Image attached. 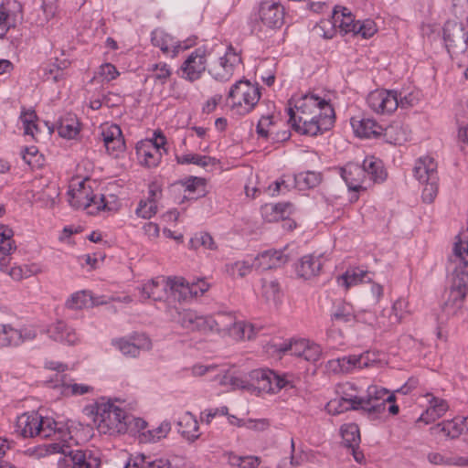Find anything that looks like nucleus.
I'll use <instances>...</instances> for the list:
<instances>
[{"label":"nucleus","instance_id":"nucleus-1","mask_svg":"<svg viewBox=\"0 0 468 468\" xmlns=\"http://www.w3.org/2000/svg\"><path fill=\"white\" fill-rule=\"evenodd\" d=\"M288 103L289 122L302 134L315 136L330 130L335 122L334 108L318 96L306 94Z\"/></svg>","mask_w":468,"mask_h":468},{"label":"nucleus","instance_id":"nucleus-2","mask_svg":"<svg viewBox=\"0 0 468 468\" xmlns=\"http://www.w3.org/2000/svg\"><path fill=\"white\" fill-rule=\"evenodd\" d=\"M468 292V264L459 261L454 268L452 283L449 288L448 298L437 314L439 324H446L451 318L459 316L463 313L464 299Z\"/></svg>","mask_w":468,"mask_h":468},{"label":"nucleus","instance_id":"nucleus-3","mask_svg":"<svg viewBox=\"0 0 468 468\" xmlns=\"http://www.w3.org/2000/svg\"><path fill=\"white\" fill-rule=\"evenodd\" d=\"M468 292V264L459 261L454 268L452 283L449 288L448 298L437 314L439 324H446L451 318L459 316L463 313L464 299Z\"/></svg>","mask_w":468,"mask_h":468},{"label":"nucleus","instance_id":"nucleus-4","mask_svg":"<svg viewBox=\"0 0 468 468\" xmlns=\"http://www.w3.org/2000/svg\"><path fill=\"white\" fill-rule=\"evenodd\" d=\"M290 385L285 376H280L269 368H258L249 373L248 379L232 376L229 378L231 389H246L249 391L277 393Z\"/></svg>","mask_w":468,"mask_h":468},{"label":"nucleus","instance_id":"nucleus-5","mask_svg":"<svg viewBox=\"0 0 468 468\" xmlns=\"http://www.w3.org/2000/svg\"><path fill=\"white\" fill-rule=\"evenodd\" d=\"M98 430L102 433H124L127 431L128 416L122 408L107 401L97 403L96 417Z\"/></svg>","mask_w":468,"mask_h":468},{"label":"nucleus","instance_id":"nucleus-6","mask_svg":"<svg viewBox=\"0 0 468 468\" xmlns=\"http://www.w3.org/2000/svg\"><path fill=\"white\" fill-rule=\"evenodd\" d=\"M261 88L247 80H239L233 84L228 94V103L239 114L250 112L261 99Z\"/></svg>","mask_w":468,"mask_h":468},{"label":"nucleus","instance_id":"nucleus-7","mask_svg":"<svg viewBox=\"0 0 468 468\" xmlns=\"http://www.w3.org/2000/svg\"><path fill=\"white\" fill-rule=\"evenodd\" d=\"M413 172L418 181L425 185L421 195L423 202L432 203L439 190L437 163L431 156L420 157L417 160Z\"/></svg>","mask_w":468,"mask_h":468},{"label":"nucleus","instance_id":"nucleus-8","mask_svg":"<svg viewBox=\"0 0 468 468\" xmlns=\"http://www.w3.org/2000/svg\"><path fill=\"white\" fill-rule=\"evenodd\" d=\"M351 124L355 133L358 137L377 138L384 134L387 141L393 144H401L404 141H406V138L403 134L399 135L398 133V131L400 130V127L399 126L391 125L386 129H383L381 125L370 118H362L360 120L352 118Z\"/></svg>","mask_w":468,"mask_h":468},{"label":"nucleus","instance_id":"nucleus-9","mask_svg":"<svg viewBox=\"0 0 468 468\" xmlns=\"http://www.w3.org/2000/svg\"><path fill=\"white\" fill-rule=\"evenodd\" d=\"M14 231L6 225H0V270L6 272L13 280L21 281L25 279V272L22 266H13L8 268L9 258L16 250V245L13 239Z\"/></svg>","mask_w":468,"mask_h":468},{"label":"nucleus","instance_id":"nucleus-10","mask_svg":"<svg viewBox=\"0 0 468 468\" xmlns=\"http://www.w3.org/2000/svg\"><path fill=\"white\" fill-rule=\"evenodd\" d=\"M53 448L63 454L58 462V468H92L97 465V458L90 451L73 450L69 446L57 443Z\"/></svg>","mask_w":468,"mask_h":468},{"label":"nucleus","instance_id":"nucleus-11","mask_svg":"<svg viewBox=\"0 0 468 468\" xmlns=\"http://www.w3.org/2000/svg\"><path fill=\"white\" fill-rule=\"evenodd\" d=\"M443 39L448 52L452 55L463 54L468 48V33L463 23L448 20L443 27Z\"/></svg>","mask_w":468,"mask_h":468},{"label":"nucleus","instance_id":"nucleus-12","mask_svg":"<svg viewBox=\"0 0 468 468\" xmlns=\"http://www.w3.org/2000/svg\"><path fill=\"white\" fill-rule=\"evenodd\" d=\"M395 395L387 388L373 385L367 388L364 396H358L361 410L368 412H381L388 402H394Z\"/></svg>","mask_w":468,"mask_h":468},{"label":"nucleus","instance_id":"nucleus-13","mask_svg":"<svg viewBox=\"0 0 468 468\" xmlns=\"http://www.w3.org/2000/svg\"><path fill=\"white\" fill-rule=\"evenodd\" d=\"M167 314L172 322L184 329L207 333V316L198 314L192 309L169 307Z\"/></svg>","mask_w":468,"mask_h":468},{"label":"nucleus","instance_id":"nucleus-14","mask_svg":"<svg viewBox=\"0 0 468 468\" xmlns=\"http://www.w3.org/2000/svg\"><path fill=\"white\" fill-rule=\"evenodd\" d=\"M241 62V57L229 46L223 57L213 62L208 73L218 81H228L233 75L234 69Z\"/></svg>","mask_w":468,"mask_h":468},{"label":"nucleus","instance_id":"nucleus-15","mask_svg":"<svg viewBox=\"0 0 468 468\" xmlns=\"http://www.w3.org/2000/svg\"><path fill=\"white\" fill-rule=\"evenodd\" d=\"M367 102L373 112L389 114L399 107V94L395 90H376L368 94Z\"/></svg>","mask_w":468,"mask_h":468},{"label":"nucleus","instance_id":"nucleus-16","mask_svg":"<svg viewBox=\"0 0 468 468\" xmlns=\"http://www.w3.org/2000/svg\"><path fill=\"white\" fill-rule=\"evenodd\" d=\"M37 337V332L30 327L15 328L13 325L0 324V346L16 347L32 341Z\"/></svg>","mask_w":468,"mask_h":468},{"label":"nucleus","instance_id":"nucleus-17","mask_svg":"<svg viewBox=\"0 0 468 468\" xmlns=\"http://www.w3.org/2000/svg\"><path fill=\"white\" fill-rule=\"evenodd\" d=\"M207 51L203 48L195 49L184 61L181 69L184 78L189 81H195L201 78L207 67Z\"/></svg>","mask_w":468,"mask_h":468},{"label":"nucleus","instance_id":"nucleus-18","mask_svg":"<svg viewBox=\"0 0 468 468\" xmlns=\"http://www.w3.org/2000/svg\"><path fill=\"white\" fill-rule=\"evenodd\" d=\"M259 15L261 22L270 28H279L283 25L284 8L278 1H262Z\"/></svg>","mask_w":468,"mask_h":468},{"label":"nucleus","instance_id":"nucleus-19","mask_svg":"<svg viewBox=\"0 0 468 468\" xmlns=\"http://www.w3.org/2000/svg\"><path fill=\"white\" fill-rule=\"evenodd\" d=\"M173 277L165 278L157 277L152 279L142 287V297L144 299H153L154 301H161L166 295L169 290L171 293L176 297V292L173 288Z\"/></svg>","mask_w":468,"mask_h":468},{"label":"nucleus","instance_id":"nucleus-20","mask_svg":"<svg viewBox=\"0 0 468 468\" xmlns=\"http://www.w3.org/2000/svg\"><path fill=\"white\" fill-rule=\"evenodd\" d=\"M346 390L343 391V396L331 399L325 406V410L329 414L338 415L347 410H361L358 396L356 394L348 393L347 390H353L352 384H346Z\"/></svg>","mask_w":468,"mask_h":468},{"label":"nucleus","instance_id":"nucleus-21","mask_svg":"<svg viewBox=\"0 0 468 468\" xmlns=\"http://www.w3.org/2000/svg\"><path fill=\"white\" fill-rule=\"evenodd\" d=\"M68 196L69 205L75 209H89L96 199L93 190L84 180L79 183L78 187L70 188Z\"/></svg>","mask_w":468,"mask_h":468},{"label":"nucleus","instance_id":"nucleus-22","mask_svg":"<svg viewBox=\"0 0 468 468\" xmlns=\"http://www.w3.org/2000/svg\"><path fill=\"white\" fill-rule=\"evenodd\" d=\"M41 427V416L36 411L23 413L16 419V431L23 438L38 436Z\"/></svg>","mask_w":468,"mask_h":468},{"label":"nucleus","instance_id":"nucleus-23","mask_svg":"<svg viewBox=\"0 0 468 468\" xmlns=\"http://www.w3.org/2000/svg\"><path fill=\"white\" fill-rule=\"evenodd\" d=\"M151 42L154 47L160 48L164 54L169 55L171 52L172 58L176 57L180 50H185L194 44V40L188 39L187 44L178 43L175 46L172 37L158 29L152 32Z\"/></svg>","mask_w":468,"mask_h":468},{"label":"nucleus","instance_id":"nucleus-24","mask_svg":"<svg viewBox=\"0 0 468 468\" xmlns=\"http://www.w3.org/2000/svg\"><path fill=\"white\" fill-rule=\"evenodd\" d=\"M341 176L346 182L349 190L358 192L361 189H366L365 186L367 178L365 176V170L361 165L349 163L341 168Z\"/></svg>","mask_w":468,"mask_h":468},{"label":"nucleus","instance_id":"nucleus-25","mask_svg":"<svg viewBox=\"0 0 468 468\" xmlns=\"http://www.w3.org/2000/svg\"><path fill=\"white\" fill-rule=\"evenodd\" d=\"M289 261L282 250H269L260 253L253 261V266L263 271L282 267Z\"/></svg>","mask_w":468,"mask_h":468},{"label":"nucleus","instance_id":"nucleus-26","mask_svg":"<svg viewBox=\"0 0 468 468\" xmlns=\"http://www.w3.org/2000/svg\"><path fill=\"white\" fill-rule=\"evenodd\" d=\"M112 345L124 356L131 357L138 356L141 349L149 350L152 346L151 341L144 335L134 337L133 341L125 338L116 339L112 341Z\"/></svg>","mask_w":468,"mask_h":468},{"label":"nucleus","instance_id":"nucleus-27","mask_svg":"<svg viewBox=\"0 0 468 468\" xmlns=\"http://www.w3.org/2000/svg\"><path fill=\"white\" fill-rule=\"evenodd\" d=\"M460 417L452 420H443L430 428V432L433 436H443L447 439H457L463 433V424Z\"/></svg>","mask_w":468,"mask_h":468},{"label":"nucleus","instance_id":"nucleus-28","mask_svg":"<svg viewBox=\"0 0 468 468\" xmlns=\"http://www.w3.org/2000/svg\"><path fill=\"white\" fill-rule=\"evenodd\" d=\"M207 333L218 332L230 335L237 320L230 313H218L214 316L207 315Z\"/></svg>","mask_w":468,"mask_h":468},{"label":"nucleus","instance_id":"nucleus-29","mask_svg":"<svg viewBox=\"0 0 468 468\" xmlns=\"http://www.w3.org/2000/svg\"><path fill=\"white\" fill-rule=\"evenodd\" d=\"M41 426L42 427L39 428L40 431L38 436L43 439L54 436L57 439L66 441L67 439L70 438V434L68 429L64 425L58 423L52 419H44L41 416Z\"/></svg>","mask_w":468,"mask_h":468},{"label":"nucleus","instance_id":"nucleus-30","mask_svg":"<svg viewBox=\"0 0 468 468\" xmlns=\"http://www.w3.org/2000/svg\"><path fill=\"white\" fill-rule=\"evenodd\" d=\"M48 334L55 341L74 345L78 341V335L74 329L69 327L65 322L57 321L48 328Z\"/></svg>","mask_w":468,"mask_h":468},{"label":"nucleus","instance_id":"nucleus-31","mask_svg":"<svg viewBox=\"0 0 468 468\" xmlns=\"http://www.w3.org/2000/svg\"><path fill=\"white\" fill-rule=\"evenodd\" d=\"M426 397H431L429 399L430 406L426 411L420 416L417 422L429 424L431 421L441 417L448 410V404L446 400L431 394H427Z\"/></svg>","mask_w":468,"mask_h":468},{"label":"nucleus","instance_id":"nucleus-32","mask_svg":"<svg viewBox=\"0 0 468 468\" xmlns=\"http://www.w3.org/2000/svg\"><path fill=\"white\" fill-rule=\"evenodd\" d=\"M322 268L320 257L314 255H304L296 265V272L298 276L303 279H310L319 274Z\"/></svg>","mask_w":468,"mask_h":468},{"label":"nucleus","instance_id":"nucleus-33","mask_svg":"<svg viewBox=\"0 0 468 468\" xmlns=\"http://www.w3.org/2000/svg\"><path fill=\"white\" fill-rule=\"evenodd\" d=\"M361 166L365 170L366 178L374 183L383 182L387 177L382 161L374 156L366 157Z\"/></svg>","mask_w":468,"mask_h":468},{"label":"nucleus","instance_id":"nucleus-34","mask_svg":"<svg viewBox=\"0 0 468 468\" xmlns=\"http://www.w3.org/2000/svg\"><path fill=\"white\" fill-rule=\"evenodd\" d=\"M356 22L352 13L346 7L336 6L332 16V23L335 27H339L344 33H353Z\"/></svg>","mask_w":468,"mask_h":468},{"label":"nucleus","instance_id":"nucleus-35","mask_svg":"<svg viewBox=\"0 0 468 468\" xmlns=\"http://www.w3.org/2000/svg\"><path fill=\"white\" fill-rule=\"evenodd\" d=\"M57 129L59 136L74 139L79 134L80 126L75 114L67 113L58 121Z\"/></svg>","mask_w":468,"mask_h":468},{"label":"nucleus","instance_id":"nucleus-36","mask_svg":"<svg viewBox=\"0 0 468 468\" xmlns=\"http://www.w3.org/2000/svg\"><path fill=\"white\" fill-rule=\"evenodd\" d=\"M177 425L179 427L178 431L186 440L194 441L199 437L198 422L192 413H185L178 420Z\"/></svg>","mask_w":468,"mask_h":468},{"label":"nucleus","instance_id":"nucleus-37","mask_svg":"<svg viewBox=\"0 0 468 468\" xmlns=\"http://www.w3.org/2000/svg\"><path fill=\"white\" fill-rule=\"evenodd\" d=\"M173 288L176 289V294H178L179 300H187L199 295L198 282H188L183 277H173Z\"/></svg>","mask_w":468,"mask_h":468},{"label":"nucleus","instance_id":"nucleus-38","mask_svg":"<svg viewBox=\"0 0 468 468\" xmlns=\"http://www.w3.org/2000/svg\"><path fill=\"white\" fill-rule=\"evenodd\" d=\"M138 154L142 158L141 162L147 167L156 166L161 160V153L156 147L153 146L151 142L141 146L138 149Z\"/></svg>","mask_w":468,"mask_h":468},{"label":"nucleus","instance_id":"nucleus-39","mask_svg":"<svg viewBox=\"0 0 468 468\" xmlns=\"http://www.w3.org/2000/svg\"><path fill=\"white\" fill-rule=\"evenodd\" d=\"M343 444L350 450L358 448L360 443V432L357 425L352 423L341 428Z\"/></svg>","mask_w":468,"mask_h":468},{"label":"nucleus","instance_id":"nucleus-40","mask_svg":"<svg viewBox=\"0 0 468 468\" xmlns=\"http://www.w3.org/2000/svg\"><path fill=\"white\" fill-rule=\"evenodd\" d=\"M453 244V255L455 260L468 264V228L459 233Z\"/></svg>","mask_w":468,"mask_h":468},{"label":"nucleus","instance_id":"nucleus-41","mask_svg":"<svg viewBox=\"0 0 468 468\" xmlns=\"http://www.w3.org/2000/svg\"><path fill=\"white\" fill-rule=\"evenodd\" d=\"M171 430V425L168 421H163L158 427L147 430L140 434V441L142 442H154L163 438H165Z\"/></svg>","mask_w":468,"mask_h":468},{"label":"nucleus","instance_id":"nucleus-42","mask_svg":"<svg viewBox=\"0 0 468 468\" xmlns=\"http://www.w3.org/2000/svg\"><path fill=\"white\" fill-rule=\"evenodd\" d=\"M295 183L300 189L313 188L321 182V175L313 171L299 173L294 177Z\"/></svg>","mask_w":468,"mask_h":468},{"label":"nucleus","instance_id":"nucleus-43","mask_svg":"<svg viewBox=\"0 0 468 468\" xmlns=\"http://www.w3.org/2000/svg\"><path fill=\"white\" fill-rule=\"evenodd\" d=\"M368 276V271L360 270L358 268L347 270L343 275H341L338 281L342 282L343 285L347 289L353 285H356L359 282L365 281Z\"/></svg>","mask_w":468,"mask_h":468},{"label":"nucleus","instance_id":"nucleus-44","mask_svg":"<svg viewBox=\"0 0 468 468\" xmlns=\"http://www.w3.org/2000/svg\"><path fill=\"white\" fill-rule=\"evenodd\" d=\"M189 245L191 249L197 250L203 248L205 250H215L217 249L216 242L212 236L207 232H198L190 239Z\"/></svg>","mask_w":468,"mask_h":468},{"label":"nucleus","instance_id":"nucleus-45","mask_svg":"<svg viewBox=\"0 0 468 468\" xmlns=\"http://www.w3.org/2000/svg\"><path fill=\"white\" fill-rule=\"evenodd\" d=\"M20 120L23 123L25 134L35 137L38 133V127L36 124L37 116L34 110H24L20 114Z\"/></svg>","mask_w":468,"mask_h":468},{"label":"nucleus","instance_id":"nucleus-46","mask_svg":"<svg viewBox=\"0 0 468 468\" xmlns=\"http://www.w3.org/2000/svg\"><path fill=\"white\" fill-rule=\"evenodd\" d=\"M334 371H339L342 373H348L354 368H357V358L356 355H350L337 358L335 361L330 362Z\"/></svg>","mask_w":468,"mask_h":468},{"label":"nucleus","instance_id":"nucleus-47","mask_svg":"<svg viewBox=\"0 0 468 468\" xmlns=\"http://www.w3.org/2000/svg\"><path fill=\"white\" fill-rule=\"evenodd\" d=\"M229 463L232 466H238L239 468H257L261 460L256 456H239L237 454H229Z\"/></svg>","mask_w":468,"mask_h":468},{"label":"nucleus","instance_id":"nucleus-48","mask_svg":"<svg viewBox=\"0 0 468 468\" xmlns=\"http://www.w3.org/2000/svg\"><path fill=\"white\" fill-rule=\"evenodd\" d=\"M61 381L63 388L62 393L66 396L84 395L93 390V388L89 385L66 382L65 376H61Z\"/></svg>","mask_w":468,"mask_h":468},{"label":"nucleus","instance_id":"nucleus-49","mask_svg":"<svg viewBox=\"0 0 468 468\" xmlns=\"http://www.w3.org/2000/svg\"><path fill=\"white\" fill-rule=\"evenodd\" d=\"M230 335L236 339L250 340L255 335L254 326L250 324H246L242 321H237L230 333Z\"/></svg>","mask_w":468,"mask_h":468},{"label":"nucleus","instance_id":"nucleus-50","mask_svg":"<svg viewBox=\"0 0 468 468\" xmlns=\"http://www.w3.org/2000/svg\"><path fill=\"white\" fill-rule=\"evenodd\" d=\"M408 313V302L403 298L398 299L392 305L391 314L389 316V324H399L404 315Z\"/></svg>","mask_w":468,"mask_h":468},{"label":"nucleus","instance_id":"nucleus-51","mask_svg":"<svg viewBox=\"0 0 468 468\" xmlns=\"http://www.w3.org/2000/svg\"><path fill=\"white\" fill-rule=\"evenodd\" d=\"M281 289L277 281L262 280V295L267 301L276 303L279 300Z\"/></svg>","mask_w":468,"mask_h":468},{"label":"nucleus","instance_id":"nucleus-52","mask_svg":"<svg viewBox=\"0 0 468 468\" xmlns=\"http://www.w3.org/2000/svg\"><path fill=\"white\" fill-rule=\"evenodd\" d=\"M135 212L138 217L151 218L157 212L155 199L147 198V200H141Z\"/></svg>","mask_w":468,"mask_h":468},{"label":"nucleus","instance_id":"nucleus-53","mask_svg":"<svg viewBox=\"0 0 468 468\" xmlns=\"http://www.w3.org/2000/svg\"><path fill=\"white\" fill-rule=\"evenodd\" d=\"M214 158L206 155H199L197 154H187L182 156H177V162L179 164H194L201 167H205L211 164Z\"/></svg>","mask_w":468,"mask_h":468},{"label":"nucleus","instance_id":"nucleus-54","mask_svg":"<svg viewBox=\"0 0 468 468\" xmlns=\"http://www.w3.org/2000/svg\"><path fill=\"white\" fill-rule=\"evenodd\" d=\"M354 35H360L364 38L371 37L376 32V24L373 20L367 19L364 21H356V22Z\"/></svg>","mask_w":468,"mask_h":468},{"label":"nucleus","instance_id":"nucleus-55","mask_svg":"<svg viewBox=\"0 0 468 468\" xmlns=\"http://www.w3.org/2000/svg\"><path fill=\"white\" fill-rule=\"evenodd\" d=\"M89 299L85 292H77L66 301V307L71 310L82 309L88 304Z\"/></svg>","mask_w":468,"mask_h":468},{"label":"nucleus","instance_id":"nucleus-56","mask_svg":"<svg viewBox=\"0 0 468 468\" xmlns=\"http://www.w3.org/2000/svg\"><path fill=\"white\" fill-rule=\"evenodd\" d=\"M65 78V73L62 68L58 66L56 63L48 65L43 69V80L45 81L58 82Z\"/></svg>","mask_w":468,"mask_h":468},{"label":"nucleus","instance_id":"nucleus-57","mask_svg":"<svg viewBox=\"0 0 468 468\" xmlns=\"http://www.w3.org/2000/svg\"><path fill=\"white\" fill-rule=\"evenodd\" d=\"M151 70H153V74L149 78L153 79L155 82L159 81L161 84L165 83L171 76V69L165 63L154 64Z\"/></svg>","mask_w":468,"mask_h":468},{"label":"nucleus","instance_id":"nucleus-58","mask_svg":"<svg viewBox=\"0 0 468 468\" xmlns=\"http://www.w3.org/2000/svg\"><path fill=\"white\" fill-rule=\"evenodd\" d=\"M307 344L308 340L305 339L294 340L289 345H283V346L280 348V351L283 353L290 352L292 356L303 357Z\"/></svg>","mask_w":468,"mask_h":468},{"label":"nucleus","instance_id":"nucleus-59","mask_svg":"<svg viewBox=\"0 0 468 468\" xmlns=\"http://www.w3.org/2000/svg\"><path fill=\"white\" fill-rule=\"evenodd\" d=\"M59 196L58 187L56 186H49L48 191H44L39 199L42 201L46 207H53L57 203V198Z\"/></svg>","mask_w":468,"mask_h":468},{"label":"nucleus","instance_id":"nucleus-60","mask_svg":"<svg viewBox=\"0 0 468 468\" xmlns=\"http://www.w3.org/2000/svg\"><path fill=\"white\" fill-rule=\"evenodd\" d=\"M321 354L322 350L320 346L314 343H310L308 341L307 346L302 358L309 362H316L319 360Z\"/></svg>","mask_w":468,"mask_h":468},{"label":"nucleus","instance_id":"nucleus-61","mask_svg":"<svg viewBox=\"0 0 468 468\" xmlns=\"http://www.w3.org/2000/svg\"><path fill=\"white\" fill-rule=\"evenodd\" d=\"M122 133V130L119 125L117 124H112L110 126H107L102 129L101 131V137L105 144H108L114 139L120 137Z\"/></svg>","mask_w":468,"mask_h":468},{"label":"nucleus","instance_id":"nucleus-62","mask_svg":"<svg viewBox=\"0 0 468 468\" xmlns=\"http://www.w3.org/2000/svg\"><path fill=\"white\" fill-rule=\"evenodd\" d=\"M354 319L349 308L346 305L338 306L332 314V320L349 323Z\"/></svg>","mask_w":468,"mask_h":468},{"label":"nucleus","instance_id":"nucleus-63","mask_svg":"<svg viewBox=\"0 0 468 468\" xmlns=\"http://www.w3.org/2000/svg\"><path fill=\"white\" fill-rule=\"evenodd\" d=\"M100 75L102 76L107 81H111L116 79L119 72L114 65L111 63H105L100 67Z\"/></svg>","mask_w":468,"mask_h":468},{"label":"nucleus","instance_id":"nucleus-64","mask_svg":"<svg viewBox=\"0 0 468 468\" xmlns=\"http://www.w3.org/2000/svg\"><path fill=\"white\" fill-rule=\"evenodd\" d=\"M145 456L140 454L130 457L122 468H145Z\"/></svg>","mask_w":468,"mask_h":468}]
</instances>
